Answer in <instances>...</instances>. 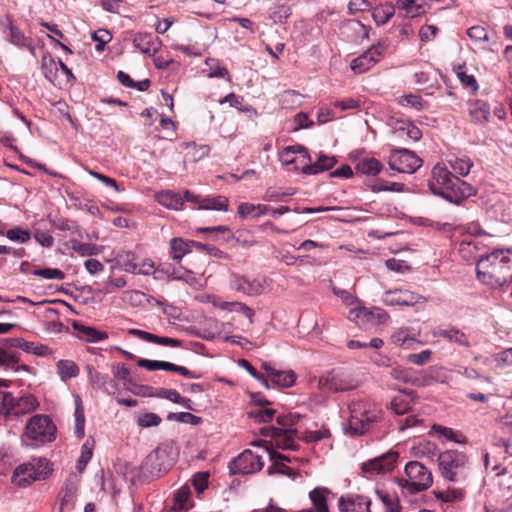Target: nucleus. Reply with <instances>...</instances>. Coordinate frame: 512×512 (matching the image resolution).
<instances>
[{
    "label": "nucleus",
    "mask_w": 512,
    "mask_h": 512,
    "mask_svg": "<svg viewBox=\"0 0 512 512\" xmlns=\"http://www.w3.org/2000/svg\"><path fill=\"white\" fill-rule=\"evenodd\" d=\"M395 9L392 5H380L372 10V18L377 26L386 24L394 15Z\"/></svg>",
    "instance_id": "nucleus-38"
},
{
    "label": "nucleus",
    "mask_w": 512,
    "mask_h": 512,
    "mask_svg": "<svg viewBox=\"0 0 512 512\" xmlns=\"http://www.w3.org/2000/svg\"><path fill=\"white\" fill-rule=\"evenodd\" d=\"M92 447L90 445L89 439L82 445L81 455L77 461V470L81 473L86 468L88 462L92 458Z\"/></svg>",
    "instance_id": "nucleus-51"
},
{
    "label": "nucleus",
    "mask_w": 512,
    "mask_h": 512,
    "mask_svg": "<svg viewBox=\"0 0 512 512\" xmlns=\"http://www.w3.org/2000/svg\"><path fill=\"white\" fill-rule=\"evenodd\" d=\"M230 285L232 289L249 296L258 295L262 292L263 289L261 283L258 280H250L245 276L234 273L231 274Z\"/></svg>",
    "instance_id": "nucleus-22"
},
{
    "label": "nucleus",
    "mask_w": 512,
    "mask_h": 512,
    "mask_svg": "<svg viewBox=\"0 0 512 512\" xmlns=\"http://www.w3.org/2000/svg\"><path fill=\"white\" fill-rule=\"evenodd\" d=\"M6 21L7 28L9 30L7 40L18 48H21L23 45H29V37H26L18 27L13 25L12 19L9 15L6 16Z\"/></svg>",
    "instance_id": "nucleus-36"
},
{
    "label": "nucleus",
    "mask_w": 512,
    "mask_h": 512,
    "mask_svg": "<svg viewBox=\"0 0 512 512\" xmlns=\"http://www.w3.org/2000/svg\"><path fill=\"white\" fill-rule=\"evenodd\" d=\"M135 259L136 257L132 252H125L118 255V262L124 267L125 271L138 274H149V271L146 269H138Z\"/></svg>",
    "instance_id": "nucleus-42"
},
{
    "label": "nucleus",
    "mask_w": 512,
    "mask_h": 512,
    "mask_svg": "<svg viewBox=\"0 0 512 512\" xmlns=\"http://www.w3.org/2000/svg\"><path fill=\"white\" fill-rule=\"evenodd\" d=\"M30 464L34 466V471L36 472L34 479H45L47 474L51 471L50 463L45 458H35L30 461Z\"/></svg>",
    "instance_id": "nucleus-47"
},
{
    "label": "nucleus",
    "mask_w": 512,
    "mask_h": 512,
    "mask_svg": "<svg viewBox=\"0 0 512 512\" xmlns=\"http://www.w3.org/2000/svg\"><path fill=\"white\" fill-rule=\"evenodd\" d=\"M197 231L200 233H222L223 242L228 243L231 240H235L243 247H251L256 244L253 235L248 230H238L235 234H233L230 227L219 225L213 227H200L197 228Z\"/></svg>",
    "instance_id": "nucleus-12"
},
{
    "label": "nucleus",
    "mask_w": 512,
    "mask_h": 512,
    "mask_svg": "<svg viewBox=\"0 0 512 512\" xmlns=\"http://www.w3.org/2000/svg\"><path fill=\"white\" fill-rule=\"evenodd\" d=\"M128 333L130 335L138 337L146 342H151V343H155V344L162 345V346H169V347H181L182 346L181 340H178L175 338H170V337L157 336L152 333H149V332H146L143 330H139V329H129Z\"/></svg>",
    "instance_id": "nucleus-25"
},
{
    "label": "nucleus",
    "mask_w": 512,
    "mask_h": 512,
    "mask_svg": "<svg viewBox=\"0 0 512 512\" xmlns=\"http://www.w3.org/2000/svg\"><path fill=\"white\" fill-rule=\"evenodd\" d=\"M433 429L436 433L441 434L445 438L454 441L456 443H466V437L463 436L460 432H457L449 427H444L440 425H434Z\"/></svg>",
    "instance_id": "nucleus-46"
},
{
    "label": "nucleus",
    "mask_w": 512,
    "mask_h": 512,
    "mask_svg": "<svg viewBox=\"0 0 512 512\" xmlns=\"http://www.w3.org/2000/svg\"><path fill=\"white\" fill-rule=\"evenodd\" d=\"M133 44L142 53L147 55H153L159 50L161 46V41L159 40L158 37H155L152 34L137 33L134 36Z\"/></svg>",
    "instance_id": "nucleus-23"
},
{
    "label": "nucleus",
    "mask_w": 512,
    "mask_h": 512,
    "mask_svg": "<svg viewBox=\"0 0 512 512\" xmlns=\"http://www.w3.org/2000/svg\"><path fill=\"white\" fill-rule=\"evenodd\" d=\"M406 395H399L391 401V409L397 415H404L411 410V401L415 397L413 391L405 392Z\"/></svg>",
    "instance_id": "nucleus-32"
},
{
    "label": "nucleus",
    "mask_w": 512,
    "mask_h": 512,
    "mask_svg": "<svg viewBox=\"0 0 512 512\" xmlns=\"http://www.w3.org/2000/svg\"><path fill=\"white\" fill-rule=\"evenodd\" d=\"M264 466L262 457L251 450H245L229 463L232 474H253L260 471Z\"/></svg>",
    "instance_id": "nucleus-10"
},
{
    "label": "nucleus",
    "mask_w": 512,
    "mask_h": 512,
    "mask_svg": "<svg viewBox=\"0 0 512 512\" xmlns=\"http://www.w3.org/2000/svg\"><path fill=\"white\" fill-rule=\"evenodd\" d=\"M398 456L397 452L389 451L378 457L370 459L362 464V474L365 476H372L390 472L394 469Z\"/></svg>",
    "instance_id": "nucleus-11"
},
{
    "label": "nucleus",
    "mask_w": 512,
    "mask_h": 512,
    "mask_svg": "<svg viewBox=\"0 0 512 512\" xmlns=\"http://www.w3.org/2000/svg\"><path fill=\"white\" fill-rule=\"evenodd\" d=\"M176 453L173 446L163 444L150 452L145 458L142 469L150 476H159L167 472L175 463Z\"/></svg>",
    "instance_id": "nucleus-5"
},
{
    "label": "nucleus",
    "mask_w": 512,
    "mask_h": 512,
    "mask_svg": "<svg viewBox=\"0 0 512 512\" xmlns=\"http://www.w3.org/2000/svg\"><path fill=\"white\" fill-rule=\"evenodd\" d=\"M350 417L347 430L352 435H363L381 418V409L376 404L362 400L353 401L349 405Z\"/></svg>",
    "instance_id": "nucleus-3"
},
{
    "label": "nucleus",
    "mask_w": 512,
    "mask_h": 512,
    "mask_svg": "<svg viewBox=\"0 0 512 512\" xmlns=\"http://www.w3.org/2000/svg\"><path fill=\"white\" fill-rule=\"evenodd\" d=\"M435 496L444 502H456L464 498V491L461 489H448L447 491L435 492Z\"/></svg>",
    "instance_id": "nucleus-49"
},
{
    "label": "nucleus",
    "mask_w": 512,
    "mask_h": 512,
    "mask_svg": "<svg viewBox=\"0 0 512 512\" xmlns=\"http://www.w3.org/2000/svg\"><path fill=\"white\" fill-rule=\"evenodd\" d=\"M73 328L77 332V336L86 342H99L108 338L106 332L97 330L91 326L74 322Z\"/></svg>",
    "instance_id": "nucleus-27"
},
{
    "label": "nucleus",
    "mask_w": 512,
    "mask_h": 512,
    "mask_svg": "<svg viewBox=\"0 0 512 512\" xmlns=\"http://www.w3.org/2000/svg\"><path fill=\"white\" fill-rule=\"evenodd\" d=\"M428 187L434 195L456 205L476 194L472 185L455 176L445 165L440 163L433 167Z\"/></svg>",
    "instance_id": "nucleus-1"
},
{
    "label": "nucleus",
    "mask_w": 512,
    "mask_h": 512,
    "mask_svg": "<svg viewBox=\"0 0 512 512\" xmlns=\"http://www.w3.org/2000/svg\"><path fill=\"white\" fill-rule=\"evenodd\" d=\"M330 490L325 487H316L309 492V499L311 500L313 507L306 509L311 512H329L327 504V495Z\"/></svg>",
    "instance_id": "nucleus-28"
},
{
    "label": "nucleus",
    "mask_w": 512,
    "mask_h": 512,
    "mask_svg": "<svg viewBox=\"0 0 512 512\" xmlns=\"http://www.w3.org/2000/svg\"><path fill=\"white\" fill-rule=\"evenodd\" d=\"M477 278L492 287L512 283V250H494L482 256L476 265Z\"/></svg>",
    "instance_id": "nucleus-2"
},
{
    "label": "nucleus",
    "mask_w": 512,
    "mask_h": 512,
    "mask_svg": "<svg viewBox=\"0 0 512 512\" xmlns=\"http://www.w3.org/2000/svg\"><path fill=\"white\" fill-rule=\"evenodd\" d=\"M145 298V294L138 290H129L125 291L122 294V300L126 303L131 304L132 306H139L142 304Z\"/></svg>",
    "instance_id": "nucleus-60"
},
{
    "label": "nucleus",
    "mask_w": 512,
    "mask_h": 512,
    "mask_svg": "<svg viewBox=\"0 0 512 512\" xmlns=\"http://www.w3.org/2000/svg\"><path fill=\"white\" fill-rule=\"evenodd\" d=\"M336 163L337 160L334 156L320 154L314 163L311 161L304 164L302 166V172L307 175H316L318 173L330 170Z\"/></svg>",
    "instance_id": "nucleus-24"
},
{
    "label": "nucleus",
    "mask_w": 512,
    "mask_h": 512,
    "mask_svg": "<svg viewBox=\"0 0 512 512\" xmlns=\"http://www.w3.org/2000/svg\"><path fill=\"white\" fill-rule=\"evenodd\" d=\"M438 466L445 480L462 483L468 477V457L457 450H446L439 453Z\"/></svg>",
    "instance_id": "nucleus-4"
},
{
    "label": "nucleus",
    "mask_w": 512,
    "mask_h": 512,
    "mask_svg": "<svg viewBox=\"0 0 512 512\" xmlns=\"http://www.w3.org/2000/svg\"><path fill=\"white\" fill-rule=\"evenodd\" d=\"M377 494L386 506L387 512H400V505L397 498L384 491L377 490Z\"/></svg>",
    "instance_id": "nucleus-56"
},
{
    "label": "nucleus",
    "mask_w": 512,
    "mask_h": 512,
    "mask_svg": "<svg viewBox=\"0 0 512 512\" xmlns=\"http://www.w3.org/2000/svg\"><path fill=\"white\" fill-rule=\"evenodd\" d=\"M86 371L92 387L100 389L109 395H115L119 390V384L108 374L98 372L92 365H87Z\"/></svg>",
    "instance_id": "nucleus-16"
},
{
    "label": "nucleus",
    "mask_w": 512,
    "mask_h": 512,
    "mask_svg": "<svg viewBox=\"0 0 512 512\" xmlns=\"http://www.w3.org/2000/svg\"><path fill=\"white\" fill-rule=\"evenodd\" d=\"M190 497V490L188 487H182L174 495V506L175 510H187L188 500Z\"/></svg>",
    "instance_id": "nucleus-48"
},
{
    "label": "nucleus",
    "mask_w": 512,
    "mask_h": 512,
    "mask_svg": "<svg viewBox=\"0 0 512 512\" xmlns=\"http://www.w3.org/2000/svg\"><path fill=\"white\" fill-rule=\"evenodd\" d=\"M262 368L266 371V376L263 378V384L266 388H270L272 385L288 388L291 387L295 382V374L293 371H282L273 368L269 363L264 362Z\"/></svg>",
    "instance_id": "nucleus-15"
},
{
    "label": "nucleus",
    "mask_w": 512,
    "mask_h": 512,
    "mask_svg": "<svg viewBox=\"0 0 512 512\" xmlns=\"http://www.w3.org/2000/svg\"><path fill=\"white\" fill-rule=\"evenodd\" d=\"M54 226L61 231H70L72 234L81 236V229L74 221L68 219H59L58 221L54 222Z\"/></svg>",
    "instance_id": "nucleus-64"
},
{
    "label": "nucleus",
    "mask_w": 512,
    "mask_h": 512,
    "mask_svg": "<svg viewBox=\"0 0 512 512\" xmlns=\"http://www.w3.org/2000/svg\"><path fill=\"white\" fill-rule=\"evenodd\" d=\"M404 472L407 479L401 485L410 493L427 490L433 483L432 473L419 461L408 462Z\"/></svg>",
    "instance_id": "nucleus-6"
},
{
    "label": "nucleus",
    "mask_w": 512,
    "mask_h": 512,
    "mask_svg": "<svg viewBox=\"0 0 512 512\" xmlns=\"http://www.w3.org/2000/svg\"><path fill=\"white\" fill-rule=\"evenodd\" d=\"M0 367L11 369L15 372H19L21 370L26 372L31 371L30 366L26 364H18V358L15 353L6 352L3 349H0Z\"/></svg>",
    "instance_id": "nucleus-33"
},
{
    "label": "nucleus",
    "mask_w": 512,
    "mask_h": 512,
    "mask_svg": "<svg viewBox=\"0 0 512 512\" xmlns=\"http://www.w3.org/2000/svg\"><path fill=\"white\" fill-rule=\"evenodd\" d=\"M92 40L96 42L95 49L103 51L105 45L112 40V35L106 29H99L92 33Z\"/></svg>",
    "instance_id": "nucleus-50"
},
{
    "label": "nucleus",
    "mask_w": 512,
    "mask_h": 512,
    "mask_svg": "<svg viewBox=\"0 0 512 512\" xmlns=\"http://www.w3.org/2000/svg\"><path fill=\"white\" fill-rule=\"evenodd\" d=\"M434 336L447 339L449 342L456 343L466 348L470 347V342L466 334L455 327L446 329H438L434 332Z\"/></svg>",
    "instance_id": "nucleus-29"
},
{
    "label": "nucleus",
    "mask_w": 512,
    "mask_h": 512,
    "mask_svg": "<svg viewBox=\"0 0 512 512\" xmlns=\"http://www.w3.org/2000/svg\"><path fill=\"white\" fill-rule=\"evenodd\" d=\"M57 373L64 382L79 375L80 369L72 360H59L56 363Z\"/></svg>",
    "instance_id": "nucleus-34"
},
{
    "label": "nucleus",
    "mask_w": 512,
    "mask_h": 512,
    "mask_svg": "<svg viewBox=\"0 0 512 512\" xmlns=\"http://www.w3.org/2000/svg\"><path fill=\"white\" fill-rule=\"evenodd\" d=\"M387 314L381 308L367 309L362 306L351 308L348 313V319L363 329L380 325L385 322Z\"/></svg>",
    "instance_id": "nucleus-9"
},
{
    "label": "nucleus",
    "mask_w": 512,
    "mask_h": 512,
    "mask_svg": "<svg viewBox=\"0 0 512 512\" xmlns=\"http://www.w3.org/2000/svg\"><path fill=\"white\" fill-rule=\"evenodd\" d=\"M276 414V410L272 408H259L258 410L251 412V415L256 419L259 423H268L273 420Z\"/></svg>",
    "instance_id": "nucleus-61"
},
{
    "label": "nucleus",
    "mask_w": 512,
    "mask_h": 512,
    "mask_svg": "<svg viewBox=\"0 0 512 512\" xmlns=\"http://www.w3.org/2000/svg\"><path fill=\"white\" fill-rule=\"evenodd\" d=\"M55 433L56 427L53 421L45 415L31 417L25 428V435L41 444L55 440Z\"/></svg>",
    "instance_id": "nucleus-7"
},
{
    "label": "nucleus",
    "mask_w": 512,
    "mask_h": 512,
    "mask_svg": "<svg viewBox=\"0 0 512 512\" xmlns=\"http://www.w3.org/2000/svg\"><path fill=\"white\" fill-rule=\"evenodd\" d=\"M172 257L175 260H180L182 257L190 251L189 242H185L181 238H173L170 242Z\"/></svg>",
    "instance_id": "nucleus-45"
},
{
    "label": "nucleus",
    "mask_w": 512,
    "mask_h": 512,
    "mask_svg": "<svg viewBox=\"0 0 512 512\" xmlns=\"http://www.w3.org/2000/svg\"><path fill=\"white\" fill-rule=\"evenodd\" d=\"M161 418L156 413L148 412L140 415L137 423L142 428H150L158 426L161 423Z\"/></svg>",
    "instance_id": "nucleus-55"
},
{
    "label": "nucleus",
    "mask_w": 512,
    "mask_h": 512,
    "mask_svg": "<svg viewBox=\"0 0 512 512\" xmlns=\"http://www.w3.org/2000/svg\"><path fill=\"white\" fill-rule=\"evenodd\" d=\"M290 208L287 206H281L279 208H273L264 204H251V203H241L238 207V213L240 217H259L261 215L270 214L273 217H279L285 213H288Z\"/></svg>",
    "instance_id": "nucleus-17"
},
{
    "label": "nucleus",
    "mask_w": 512,
    "mask_h": 512,
    "mask_svg": "<svg viewBox=\"0 0 512 512\" xmlns=\"http://www.w3.org/2000/svg\"><path fill=\"white\" fill-rule=\"evenodd\" d=\"M449 165L454 173L460 176H467L473 166L469 158H455L449 160Z\"/></svg>",
    "instance_id": "nucleus-44"
},
{
    "label": "nucleus",
    "mask_w": 512,
    "mask_h": 512,
    "mask_svg": "<svg viewBox=\"0 0 512 512\" xmlns=\"http://www.w3.org/2000/svg\"><path fill=\"white\" fill-rule=\"evenodd\" d=\"M319 386L331 392L346 391L355 387L348 375L337 370L322 375L319 378Z\"/></svg>",
    "instance_id": "nucleus-14"
},
{
    "label": "nucleus",
    "mask_w": 512,
    "mask_h": 512,
    "mask_svg": "<svg viewBox=\"0 0 512 512\" xmlns=\"http://www.w3.org/2000/svg\"><path fill=\"white\" fill-rule=\"evenodd\" d=\"M6 237L13 242L25 243L30 240L31 235L28 230L15 227L7 231Z\"/></svg>",
    "instance_id": "nucleus-53"
},
{
    "label": "nucleus",
    "mask_w": 512,
    "mask_h": 512,
    "mask_svg": "<svg viewBox=\"0 0 512 512\" xmlns=\"http://www.w3.org/2000/svg\"><path fill=\"white\" fill-rule=\"evenodd\" d=\"M15 408L14 397L10 392L0 390V414L8 415Z\"/></svg>",
    "instance_id": "nucleus-54"
},
{
    "label": "nucleus",
    "mask_w": 512,
    "mask_h": 512,
    "mask_svg": "<svg viewBox=\"0 0 512 512\" xmlns=\"http://www.w3.org/2000/svg\"><path fill=\"white\" fill-rule=\"evenodd\" d=\"M35 474L34 466L30 462L20 464L13 472L12 482L17 486L25 487L37 480L34 479Z\"/></svg>",
    "instance_id": "nucleus-26"
},
{
    "label": "nucleus",
    "mask_w": 512,
    "mask_h": 512,
    "mask_svg": "<svg viewBox=\"0 0 512 512\" xmlns=\"http://www.w3.org/2000/svg\"><path fill=\"white\" fill-rule=\"evenodd\" d=\"M381 169V162L373 157L362 158L356 164V171L368 176L377 175Z\"/></svg>",
    "instance_id": "nucleus-35"
},
{
    "label": "nucleus",
    "mask_w": 512,
    "mask_h": 512,
    "mask_svg": "<svg viewBox=\"0 0 512 512\" xmlns=\"http://www.w3.org/2000/svg\"><path fill=\"white\" fill-rule=\"evenodd\" d=\"M198 209L227 211L228 199L224 196H217L213 198L201 197Z\"/></svg>",
    "instance_id": "nucleus-37"
},
{
    "label": "nucleus",
    "mask_w": 512,
    "mask_h": 512,
    "mask_svg": "<svg viewBox=\"0 0 512 512\" xmlns=\"http://www.w3.org/2000/svg\"><path fill=\"white\" fill-rule=\"evenodd\" d=\"M422 296L409 290L394 289L386 291L383 295V302L386 305L414 306L422 300Z\"/></svg>",
    "instance_id": "nucleus-18"
},
{
    "label": "nucleus",
    "mask_w": 512,
    "mask_h": 512,
    "mask_svg": "<svg viewBox=\"0 0 512 512\" xmlns=\"http://www.w3.org/2000/svg\"><path fill=\"white\" fill-rule=\"evenodd\" d=\"M383 47L372 46L351 62V69L356 73H364L377 63L382 55Z\"/></svg>",
    "instance_id": "nucleus-20"
},
{
    "label": "nucleus",
    "mask_w": 512,
    "mask_h": 512,
    "mask_svg": "<svg viewBox=\"0 0 512 512\" xmlns=\"http://www.w3.org/2000/svg\"><path fill=\"white\" fill-rule=\"evenodd\" d=\"M390 375L393 379L408 384L412 375V368H402L400 366H396L391 369Z\"/></svg>",
    "instance_id": "nucleus-62"
},
{
    "label": "nucleus",
    "mask_w": 512,
    "mask_h": 512,
    "mask_svg": "<svg viewBox=\"0 0 512 512\" xmlns=\"http://www.w3.org/2000/svg\"><path fill=\"white\" fill-rule=\"evenodd\" d=\"M168 421H177L179 423L190 424L193 426L200 425L203 420L201 417L193 415L190 412H171L167 415Z\"/></svg>",
    "instance_id": "nucleus-43"
},
{
    "label": "nucleus",
    "mask_w": 512,
    "mask_h": 512,
    "mask_svg": "<svg viewBox=\"0 0 512 512\" xmlns=\"http://www.w3.org/2000/svg\"><path fill=\"white\" fill-rule=\"evenodd\" d=\"M262 434L270 436L278 448L283 450H297L299 445L295 442L298 436L296 429H284L277 427H266L261 429Z\"/></svg>",
    "instance_id": "nucleus-13"
},
{
    "label": "nucleus",
    "mask_w": 512,
    "mask_h": 512,
    "mask_svg": "<svg viewBox=\"0 0 512 512\" xmlns=\"http://www.w3.org/2000/svg\"><path fill=\"white\" fill-rule=\"evenodd\" d=\"M470 121L475 124H485L490 117L489 105L481 100H477L469 108Z\"/></svg>",
    "instance_id": "nucleus-30"
},
{
    "label": "nucleus",
    "mask_w": 512,
    "mask_h": 512,
    "mask_svg": "<svg viewBox=\"0 0 512 512\" xmlns=\"http://www.w3.org/2000/svg\"><path fill=\"white\" fill-rule=\"evenodd\" d=\"M71 249L80 256H94L100 253V249L96 244L83 243L77 239L70 240Z\"/></svg>",
    "instance_id": "nucleus-40"
},
{
    "label": "nucleus",
    "mask_w": 512,
    "mask_h": 512,
    "mask_svg": "<svg viewBox=\"0 0 512 512\" xmlns=\"http://www.w3.org/2000/svg\"><path fill=\"white\" fill-rule=\"evenodd\" d=\"M35 276L43 277L45 279H58L63 280L65 273L57 268H42L33 272Z\"/></svg>",
    "instance_id": "nucleus-58"
},
{
    "label": "nucleus",
    "mask_w": 512,
    "mask_h": 512,
    "mask_svg": "<svg viewBox=\"0 0 512 512\" xmlns=\"http://www.w3.org/2000/svg\"><path fill=\"white\" fill-rule=\"evenodd\" d=\"M469 38L475 42L488 41L489 36L487 30L482 26H472L467 30Z\"/></svg>",
    "instance_id": "nucleus-63"
},
{
    "label": "nucleus",
    "mask_w": 512,
    "mask_h": 512,
    "mask_svg": "<svg viewBox=\"0 0 512 512\" xmlns=\"http://www.w3.org/2000/svg\"><path fill=\"white\" fill-rule=\"evenodd\" d=\"M393 343L396 345L409 348L410 344L414 342V338L410 337L408 331L405 329H399L395 333H393L391 337Z\"/></svg>",
    "instance_id": "nucleus-59"
},
{
    "label": "nucleus",
    "mask_w": 512,
    "mask_h": 512,
    "mask_svg": "<svg viewBox=\"0 0 512 512\" xmlns=\"http://www.w3.org/2000/svg\"><path fill=\"white\" fill-rule=\"evenodd\" d=\"M79 479L76 474L71 473L66 479L64 486L60 491L61 510H73L76 502Z\"/></svg>",
    "instance_id": "nucleus-21"
},
{
    "label": "nucleus",
    "mask_w": 512,
    "mask_h": 512,
    "mask_svg": "<svg viewBox=\"0 0 512 512\" xmlns=\"http://www.w3.org/2000/svg\"><path fill=\"white\" fill-rule=\"evenodd\" d=\"M388 164L399 173L412 174L422 166V160L414 152L400 148L392 150Z\"/></svg>",
    "instance_id": "nucleus-8"
},
{
    "label": "nucleus",
    "mask_w": 512,
    "mask_h": 512,
    "mask_svg": "<svg viewBox=\"0 0 512 512\" xmlns=\"http://www.w3.org/2000/svg\"><path fill=\"white\" fill-rule=\"evenodd\" d=\"M14 404L15 408L12 410V412L15 415L31 412L38 406L36 398L31 395L23 396L18 399L14 398Z\"/></svg>",
    "instance_id": "nucleus-39"
},
{
    "label": "nucleus",
    "mask_w": 512,
    "mask_h": 512,
    "mask_svg": "<svg viewBox=\"0 0 512 512\" xmlns=\"http://www.w3.org/2000/svg\"><path fill=\"white\" fill-rule=\"evenodd\" d=\"M137 364L141 368H145L149 371L154 370H165L168 371L169 362L167 361H160V360H148V359H139L137 361Z\"/></svg>",
    "instance_id": "nucleus-57"
},
{
    "label": "nucleus",
    "mask_w": 512,
    "mask_h": 512,
    "mask_svg": "<svg viewBox=\"0 0 512 512\" xmlns=\"http://www.w3.org/2000/svg\"><path fill=\"white\" fill-rule=\"evenodd\" d=\"M155 199L160 205L168 209L179 210L183 206L182 196L174 191L159 192L155 195Z\"/></svg>",
    "instance_id": "nucleus-31"
},
{
    "label": "nucleus",
    "mask_w": 512,
    "mask_h": 512,
    "mask_svg": "<svg viewBox=\"0 0 512 512\" xmlns=\"http://www.w3.org/2000/svg\"><path fill=\"white\" fill-rule=\"evenodd\" d=\"M41 70L44 77L53 82V79L56 77L58 67L57 62L54 60L50 53H45L41 59Z\"/></svg>",
    "instance_id": "nucleus-41"
},
{
    "label": "nucleus",
    "mask_w": 512,
    "mask_h": 512,
    "mask_svg": "<svg viewBox=\"0 0 512 512\" xmlns=\"http://www.w3.org/2000/svg\"><path fill=\"white\" fill-rule=\"evenodd\" d=\"M330 436V432L327 429L317 430V431H305L298 437V439L306 442V443H314L318 442L324 438H328Z\"/></svg>",
    "instance_id": "nucleus-52"
},
{
    "label": "nucleus",
    "mask_w": 512,
    "mask_h": 512,
    "mask_svg": "<svg viewBox=\"0 0 512 512\" xmlns=\"http://www.w3.org/2000/svg\"><path fill=\"white\" fill-rule=\"evenodd\" d=\"M371 500L364 495L347 494L338 500V508L341 512H371Z\"/></svg>",
    "instance_id": "nucleus-19"
}]
</instances>
